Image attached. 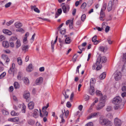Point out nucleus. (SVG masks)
Here are the masks:
<instances>
[{
  "mask_svg": "<svg viewBox=\"0 0 126 126\" xmlns=\"http://www.w3.org/2000/svg\"><path fill=\"white\" fill-rule=\"evenodd\" d=\"M23 80L26 84H28L29 83V80L27 77L24 78Z\"/></svg>",
  "mask_w": 126,
  "mask_h": 126,
  "instance_id": "72a5a7b5",
  "label": "nucleus"
},
{
  "mask_svg": "<svg viewBox=\"0 0 126 126\" xmlns=\"http://www.w3.org/2000/svg\"><path fill=\"white\" fill-rule=\"evenodd\" d=\"M100 98V101L104 102L105 103V99L107 98L106 96L104 95L103 96H102Z\"/></svg>",
  "mask_w": 126,
  "mask_h": 126,
  "instance_id": "f704fd0d",
  "label": "nucleus"
},
{
  "mask_svg": "<svg viewBox=\"0 0 126 126\" xmlns=\"http://www.w3.org/2000/svg\"><path fill=\"white\" fill-rule=\"evenodd\" d=\"M99 122L101 124L106 126H111L112 125V123L107 119H100Z\"/></svg>",
  "mask_w": 126,
  "mask_h": 126,
  "instance_id": "f03ea898",
  "label": "nucleus"
},
{
  "mask_svg": "<svg viewBox=\"0 0 126 126\" xmlns=\"http://www.w3.org/2000/svg\"><path fill=\"white\" fill-rule=\"evenodd\" d=\"M17 62L18 64L21 65L22 64V62L21 58L20 57H18L17 58Z\"/></svg>",
  "mask_w": 126,
  "mask_h": 126,
  "instance_id": "473e14b6",
  "label": "nucleus"
},
{
  "mask_svg": "<svg viewBox=\"0 0 126 126\" xmlns=\"http://www.w3.org/2000/svg\"><path fill=\"white\" fill-rule=\"evenodd\" d=\"M121 73L120 72H117L115 74V79L116 80H118L120 79L121 77Z\"/></svg>",
  "mask_w": 126,
  "mask_h": 126,
  "instance_id": "6e6552de",
  "label": "nucleus"
},
{
  "mask_svg": "<svg viewBox=\"0 0 126 126\" xmlns=\"http://www.w3.org/2000/svg\"><path fill=\"white\" fill-rule=\"evenodd\" d=\"M105 105V103L104 102L100 101V103L96 108V109L97 110H99L104 107Z\"/></svg>",
  "mask_w": 126,
  "mask_h": 126,
  "instance_id": "0eeeda50",
  "label": "nucleus"
},
{
  "mask_svg": "<svg viewBox=\"0 0 126 126\" xmlns=\"http://www.w3.org/2000/svg\"><path fill=\"white\" fill-rule=\"evenodd\" d=\"M86 5V4L85 2H84L81 5L80 8L81 9H83L85 8Z\"/></svg>",
  "mask_w": 126,
  "mask_h": 126,
  "instance_id": "49530a36",
  "label": "nucleus"
},
{
  "mask_svg": "<svg viewBox=\"0 0 126 126\" xmlns=\"http://www.w3.org/2000/svg\"><path fill=\"white\" fill-rule=\"evenodd\" d=\"M86 17V16L85 14H83L81 16V20L82 21H84Z\"/></svg>",
  "mask_w": 126,
  "mask_h": 126,
  "instance_id": "a18cd8bd",
  "label": "nucleus"
},
{
  "mask_svg": "<svg viewBox=\"0 0 126 126\" xmlns=\"http://www.w3.org/2000/svg\"><path fill=\"white\" fill-rule=\"evenodd\" d=\"M9 43L10 44V46L11 47H14V42H13V41L9 40Z\"/></svg>",
  "mask_w": 126,
  "mask_h": 126,
  "instance_id": "4d7b16f0",
  "label": "nucleus"
},
{
  "mask_svg": "<svg viewBox=\"0 0 126 126\" xmlns=\"http://www.w3.org/2000/svg\"><path fill=\"white\" fill-rule=\"evenodd\" d=\"M106 76L105 73H103L101 75H100L99 78L100 79H104Z\"/></svg>",
  "mask_w": 126,
  "mask_h": 126,
  "instance_id": "2f4dec72",
  "label": "nucleus"
},
{
  "mask_svg": "<svg viewBox=\"0 0 126 126\" xmlns=\"http://www.w3.org/2000/svg\"><path fill=\"white\" fill-rule=\"evenodd\" d=\"M122 59L123 62H126V53L123 54Z\"/></svg>",
  "mask_w": 126,
  "mask_h": 126,
  "instance_id": "de8ad7c7",
  "label": "nucleus"
},
{
  "mask_svg": "<svg viewBox=\"0 0 126 126\" xmlns=\"http://www.w3.org/2000/svg\"><path fill=\"white\" fill-rule=\"evenodd\" d=\"M122 99L119 96H116L112 100V103L113 104L117 105L120 104L121 102Z\"/></svg>",
  "mask_w": 126,
  "mask_h": 126,
  "instance_id": "39448f33",
  "label": "nucleus"
},
{
  "mask_svg": "<svg viewBox=\"0 0 126 126\" xmlns=\"http://www.w3.org/2000/svg\"><path fill=\"white\" fill-rule=\"evenodd\" d=\"M66 106L67 107L69 108L71 106V104L70 102L68 101L67 102L66 104Z\"/></svg>",
  "mask_w": 126,
  "mask_h": 126,
  "instance_id": "680f3d73",
  "label": "nucleus"
},
{
  "mask_svg": "<svg viewBox=\"0 0 126 126\" xmlns=\"http://www.w3.org/2000/svg\"><path fill=\"white\" fill-rule=\"evenodd\" d=\"M8 121L14 122H18L17 123L18 124H20L23 122L22 121H20L21 120L19 119H8Z\"/></svg>",
  "mask_w": 126,
  "mask_h": 126,
  "instance_id": "f8f14e48",
  "label": "nucleus"
},
{
  "mask_svg": "<svg viewBox=\"0 0 126 126\" xmlns=\"http://www.w3.org/2000/svg\"><path fill=\"white\" fill-rule=\"evenodd\" d=\"M110 27L109 26H107L105 28V31L106 33L108 32L110 30Z\"/></svg>",
  "mask_w": 126,
  "mask_h": 126,
  "instance_id": "0e129e2a",
  "label": "nucleus"
},
{
  "mask_svg": "<svg viewBox=\"0 0 126 126\" xmlns=\"http://www.w3.org/2000/svg\"><path fill=\"white\" fill-rule=\"evenodd\" d=\"M107 4L106 3H104L103 5L102 8L101 9L100 12L105 13L104 12L106 9L107 7Z\"/></svg>",
  "mask_w": 126,
  "mask_h": 126,
  "instance_id": "f3484780",
  "label": "nucleus"
},
{
  "mask_svg": "<svg viewBox=\"0 0 126 126\" xmlns=\"http://www.w3.org/2000/svg\"><path fill=\"white\" fill-rule=\"evenodd\" d=\"M74 96V93L73 92H72L70 96V99L71 100V101H73V97Z\"/></svg>",
  "mask_w": 126,
  "mask_h": 126,
  "instance_id": "864d4df0",
  "label": "nucleus"
},
{
  "mask_svg": "<svg viewBox=\"0 0 126 126\" xmlns=\"http://www.w3.org/2000/svg\"><path fill=\"white\" fill-rule=\"evenodd\" d=\"M108 49V48L107 47H104L102 46H101L99 47V50L104 52H105Z\"/></svg>",
  "mask_w": 126,
  "mask_h": 126,
  "instance_id": "4be33fe9",
  "label": "nucleus"
},
{
  "mask_svg": "<svg viewBox=\"0 0 126 126\" xmlns=\"http://www.w3.org/2000/svg\"><path fill=\"white\" fill-rule=\"evenodd\" d=\"M60 33L62 34H64L66 33V29H63V30H60Z\"/></svg>",
  "mask_w": 126,
  "mask_h": 126,
  "instance_id": "58836bf2",
  "label": "nucleus"
},
{
  "mask_svg": "<svg viewBox=\"0 0 126 126\" xmlns=\"http://www.w3.org/2000/svg\"><path fill=\"white\" fill-rule=\"evenodd\" d=\"M2 46L6 48L8 47L9 46V44L8 42L7 41H4L2 43Z\"/></svg>",
  "mask_w": 126,
  "mask_h": 126,
  "instance_id": "412c9836",
  "label": "nucleus"
},
{
  "mask_svg": "<svg viewBox=\"0 0 126 126\" xmlns=\"http://www.w3.org/2000/svg\"><path fill=\"white\" fill-rule=\"evenodd\" d=\"M23 42L24 44H26L27 43V37H25L23 39Z\"/></svg>",
  "mask_w": 126,
  "mask_h": 126,
  "instance_id": "e2e57ef3",
  "label": "nucleus"
},
{
  "mask_svg": "<svg viewBox=\"0 0 126 126\" xmlns=\"http://www.w3.org/2000/svg\"><path fill=\"white\" fill-rule=\"evenodd\" d=\"M30 96V94L29 93H25L24 95V97L26 99H27L29 98Z\"/></svg>",
  "mask_w": 126,
  "mask_h": 126,
  "instance_id": "c9c22d12",
  "label": "nucleus"
},
{
  "mask_svg": "<svg viewBox=\"0 0 126 126\" xmlns=\"http://www.w3.org/2000/svg\"><path fill=\"white\" fill-rule=\"evenodd\" d=\"M54 44H55L54 43H53L52 41L51 42V47L52 51L53 52L54 51Z\"/></svg>",
  "mask_w": 126,
  "mask_h": 126,
  "instance_id": "052dcab7",
  "label": "nucleus"
},
{
  "mask_svg": "<svg viewBox=\"0 0 126 126\" xmlns=\"http://www.w3.org/2000/svg\"><path fill=\"white\" fill-rule=\"evenodd\" d=\"M2 112L3 114L4 115H7L9 114L8 112L4 110H2Z\"/></svg>",
  "mask_w": 126,
  "mask_h": 126,
  "instance_id": "a19ab883",
  "label": "nucleus"
},
{
  "mask_svg": "<svg viewBox=\"0 0 126 126\" xmlns=\"http://www.w3.org/2000/svg\"><path fill=\"white\" fill-rule=\"evenodd\" d=\"M26 109V106L23 104L22 105V112L25 113V112Z\"/></svg>",
  "mask_w": 126,
  "mask_h": 126,
  "instance_id": "09e8293b",
  "label": "nucleus"
},
{
  "mask_svg": "<svg viewBox=\"0 0 126 126\" xmlns=\"http://www.w3.org/2000/svg\"><path fill=\"white\" fill-rule=\"evenodd\" d=\"M3 32L4 33L10 35H11L12 33L11 32L7 30H3Z\"/></svg>",
  "mask_w": 126,
  "mask_h": 126,
  "instance_id": "a878e982",
  "label": "nucleus"
},
{
  "mask_svg": "<svg viewBox=\"0 0 126 126\" xmlns=\"http://www.w3.org/2000/svg\"><path fill=\"white\" fill-rule=\"evenodd\" d=\"M100 115V113L99 112H94L90 114L89 118H92L97 117V116Z\"/></svg>",
  "mask_w": 126,
  "mask_h": 126,
  "instance_id": "9d476101",
  "label": "nucleus"
},
{
  "mask_svg": "<svg viewBox=\"0 0 126 126\" xmlns=\"http://www.w3.org/2000/svg\"><path fill=\"white\" fill-rule=\"evenodd\" d=\"M40 116L41 117L43 118H46L48 115V113L47 111L42 110L41 112V110L40 109Z\"/></svg>",
  "mask_w": 126,
  "mask_h": 126,
  "instance_id": "423d86ee",
  "label": "nucleus"
},
{
  "mask_svg": "<svg viewBox=\"0 0 126 126\" xmlns=\"http://www.w3.org/2000/svg\"><path fill=\"white\" fill-rule=\"evenodd\" d=\"M62 114H61L60 117L61 118H67L69 117V112L68 110L65 111V109H63L62 110Z\"/></svg>",
  "mask_w": 126,
  "mask_h": 126,
  "instance_id": "7ed1b4c3",
  "label": "nucleus"
},
{
  "mask_svg": "<svg viewBox=\"0 0 126 126\" xmlns=\"http://www.w3.org/2000/svg\"><path fill=\"white\" fill-rule=\"evenodd\" d=\"M11 114L13 116H17L19 115V113L16 112L14 110H12L11 112Z\"/></svg>",
  "mask_w": 126,
  "mask_h": 126,
  "instance_id": "c756f323",
  "label": "nucleus"
},
{
  "mask_svg": "<svg viewBox=\"0 0 126 126\" xmlns=\"http://www.w3.org/2000/svg\"><path fill=\"white\" fill-rule=\"evenodd\" d=\"M85 126H93V124L92 122H89L87 123Z\"/></svg>",
  "mask_w": 126,
  "mask_h": 126,
  "instance_id": "338daca9",
  "label": "nucleus"
},
{
  "mask_svg": "<svg viewBox=\"0 0 126 126\" xmlns=\"http://www.w3.org/2000/svg\"><path fill=\"white\" fill-rule=\"evenodd\" d=\"M12 4V3L11 2H9L8 3H6L5 5V7L6 8H7L9 7Z\"/></svg>",
  "mask_w": 126,
  "mask_h": 126,
  "instance_id": "5fc2aeb1",
  "label": "nucleus"
},
{
  "mask_svg": "<svg viewBox=\"0 0 126 126\" xmlns=\"http://www.w3.org/2000/svg\"><path fill=\"white\" fill-rule=\"evenodd\" d=\"M18 29H17L16 30V31L17 32H21L22 33H24V31L23 29L22 28H19Z\"/></svg>",
  "mask_w": 126,
  "mask_h": 126,
  "instance_id": "c03bdc74",
  "label": "nucleus"
},
{
  "mask_svg": "<svg viewBox=\"0 0 126 126\" xmlns=\"http://www.w3.org/2000/svg\"><path fill=\"white\" fill-rule=\"evenodd\" d=\"M2 56L4 60H6V62H9L10 59L8 58L7 55L5 54L2 55Z\"/></svg>",
  "mask_w": 126,
  "mask_h": 126,
  "instance_id": "393cba45",
  "label": "nucleus"
},
{
  "mask_svg": "<svg viewBox=\"0 0 126 126\" xmlns=\"http://www.w3.org/2000/svg\"><path fill=\"white\" fill-rule=\"evenodd\" d=\"M6 75V73L5 72H3L0 75V79L3 78Z\"/></svg>",
  "mask_w": 126,
  "mask_h": 126,
  "instance_id": "603ef678",
  "label": "nucleus"
},
{
  "mask_svg": "<svg viewBox=\"0 0 126 126\" xmlns=\"http://www.w3.org/2000/svg\"><path fill=\"white\" fill-rule=\"evenodd\" d=\"M33 66L31 64H29L28 66L26 68V70L27 71L29 72H30L32 70Z\"/></svg>",
  "mask_w": 126,
  "mask_h": 126,
  "instance_id": "6ab92c4d",
  "label": "nucleus"
},
{
  "mask_svg": "<svg viewBox=\"0 0 126 126\" xmlns=\"http://www.w3.org/2000/svg\"><path fill=\"white\" fill-rule=\"evenodd\" d=\"M22 73L21 72H19L18 73V75L17 77V79L19 80H21L23 79Z\"/></svg>",
  "mask_w": 126,
  "mask_h": 126,
  "instance_id": "aec40b11",
  "label": "nucleus"
},
{
  "mask_svg": "<svg viewBox=\"0 0 126 126\" xmlns=\"http://www.w3.org/2000/svg\"><path fill=\"white\" fill-rule=\"evenodd\" d=\"M114 123L116 126H120L121 124V120L119 119H115Z\"/></svg>",
  "mask_w": 126,
  "mask_h": 126,
  "instance_id": "1a4fd4ad",
  "label": "nucleus"
},
{
  "mask_svg": "<svg viewBox=\"0 0 126 126\" xmlns=\"http://www.w3.org/2000/svg\"><path fill=\"white\" fill-rule=\"evenodd\" d=\"M84 97L86 101L88 100L89 99V96L86 94L85 95Z\"/></svg>",
  "mask_w": 126,
  "mask_h": 126,
  "instance_id": "13d9d810",
  "label": "nucleus"
},
{
  "mask_svg": "<svg viewBox=\"0 0 126 126\" xmlns=\"http://www.w3.org/2000/svg\"><path fill=\"white\" fill-rule=\"evenodd\" d=\"M107 60L106 57L105 56L101 57V55H99L96 62V65L97 66V67L96 69V70H98L102 68V65L100 64L101 63H105Z\"/></svg>",
  "mask_w": 126,
  "mask_h": 126,
  "instance_id": "f257e3e1",
  "label": "nucleus"
},
{
  "mask_svg": "<svg viewBox=\"0 0 126 126\" xmlns=\"http://www.w3.org/2000/svg\"><path fill=\"white\" fill-rule=\"evenodd\" d=\"M14 20H12L9 22L6 23V25L7 26H9L12 24L14 22Z\"/></svg>",
  "mask_w": 126,
  "mask_h": 126,
  "instance_id": "37998d69",
  "label": "nucleus"
},
{
  "mask_svg": "<svg viewBox=\"0 0 126 126\" xmlns=\"http://www.w3.org/2000/svg\"><path fill=\"white\" fill-rule=\"evenodd\" d=\"M49 106V104L48 103L47 104L46 106H44L42 110L46 111V110L48 107Z\"/></svg>",
  "mask_w": 126,
  "mask_h": 126,
  "instance_id": "8fccbe9b",
  "label": "nucleus"
},
{
  "mask_svg": "<svg viewBox=\"0 0 126 126\" xmlns=\"http://www.w3.org/2000/svg\"><path fill=\"white\" fill-rule=\"evenodd\" d=\"M17 38L16 36L12 37L10 39V40L12 41L16 40L17 39Z\"/></svg>",
  "mask_w": 126,
  "mask_h": 126,
  "instance_id": "3c124183",
  "label": "nucleus"
},
{
  "mask_svg": "<svg viewBox=\"0 0 126 126\" xmlns=\"http://www.w3.org/2000/svg\"><path fill=\"white\" fill-rule=\"evenodd\" d=\"M71 39L69 37L65 39V42L66 44H69L71 42Z\"/></svg>",
  "mask_w": 126,
  "mask_h": 126,
  "instance_id": "ea45409f",
  "label": "nucleus"
},
{
  "mask_svg": "<svg viewBox=\"0 0 126 126\" xmlns=\"http://www.w3.org/2000/svg\"><path fill=\"white\" fill-rule=\"evenodd\" d=\"M15 25L16 28H19L22 27V24L20 22H17L15 23Z\"/></svg>",
  "mask_w": 126,
  "mask_h": 126,
  "instance_id": "b1692460",
  "label": "nucleus"
},
{
  "mask_svg": "<svg viewBox=\"0 0 126 126\" xmlns=\"http://www.w3.org/2000/svg\"><path fill=\"white\" fill-rule=\"evenodd\" d=\"M14 71V68H13L11 67L8 71L9 73L10 74L13 73Z\"/></svg>",
  "mask_w": 126,
  "mask_h": 126,
  "instance_id": "79ce46f5",
  "label": "nucleus"
},
{
  "mask_svg": "<svg viewBox=\"0 0 126 126\" xmlns=\"http://www.w3.org/2000/svg\"><path fill=\"white\" fill-rule=\"evenodd\" d=\"M15 88V89H18L20 87L19 84L17 82H15L14 84Z\"/></svg>",
  "mask_w": 126,
  "mask_h": 126,
  "instance_id": "7c9ffc66",
  "label": "nucleus"
},
{
  "mask_svg": "<svg viewBox=\"0 0 126 126\" xmlns=\"http://www.w3.org/2000/svg\"><path fill=\"white\" fill-rule=\"evenodd\" d=\"M64 3H63L61 4V6L62 7L63 12L64 13H66L69 11L70 9L69 6L68 5H65Z\"/></svg>",
  "mask_w": 126,
  "mask_h": 126,
  "instance_id": "20e7f679",
  "label": "nucleus"
},
{
  "mask_svg": "<svg viewBox=\"0 0 126 126\" xmlns=\"http://www.w3.org/2000/svg\"><path fill=\"white\" fill-rule=\"evenodd\" d=\"M16 47L17 48H18L20 46L21 44L20 40H17L16 43Z\"/></svg>",
  "mask_w": 126,
  "mask_h": 126,
  "instance_id": "c85d7f7f",
  "label": "nucleus"
},
{
  "mask_svg": "<svg viewBox=\"0 0 126 126\" xmlns=\"http://www.w3.org/2000/svg\"><path fill=\"white\" fill-rule=\"evenodd\" d=\"M43 79L42 77L37 78L36 80V84L37 85H39L41 84L43 81Z\"/></svg>",
  "mask_w": 126,
  "mask_h": 126,
  "instance_id": "9b49d317",
  "label": "nucleus"
},
{
  "mask_svg": "<svg viewBox=\"0 0 126 126\" xmlns=\"http://www.w3.org/2000/svg\"><path fill=\"white\" fill-rule=\"evenodd\" d=\"M106 117L108 118H111L113 117V115L110 113H108Z\"/></svg>",
  "mask_w": 126,
  "mask_h": 126,
  "instance_id": "6e6d98bb",
  "label": "nucleus"
},
{
  "mask_svg": "<svg viewBox=\"0 0 126 126\" xmlns=\"http://www.w3.org/2000/svg\"><path fill=\"white\" fill-rule=\"evenodd\" d=\"M106 17L105 14V13L100 12L99 17L100 20L101 21L104 20Z\"/></svg>",
  "mask_w": 126,
  "mask_h": 126,
  "instance_id": "ddd939ff",
  "label": "nucleus"
},
{
  "mask_svg": "<svg viewBox=\"0 0 126 126\" xmlns=\"http://www.w3.org/2000/svg\"><path fill=\"white\" fill-rule=\"evenodd\" d=\"M28 123L29 124L32 125L34 124L35 122L32 120L30 119L28 121Z\"/></svg>",
  "mask_w": 126,
  "mask_h": 126,
  "instance_id": "e433bc0d",
  "label": "nucleus"
},
{
  "mask_svg": "<svg viewBox=\"0 0 126 126\" xmlns=\"http://www.w3.org/2000/svg\"><path fill=\"white\" fill-rule=\"evenodd\" d=\"M123 92H126V86H124L121 88Z\"/></svg>",
  "mask_w": 126,
  "mask_h": 126,
  "instance_id": "774afa93",
  "label": "nucleus"
},
{
  "mask_svg": "<svg viewBox=\"0 0 126 126\" xmlns=\"http://www.w3.org/2000/svg\"><path fill=\"white\" fill-rule=\"evenodd\" d=\"M94 87H90V89L89 91L90 94L91 95H93L94 93Z\"/></svg>",
  "mask_w": 126,
  "mask_h": 126,
  "instance_id": "cd10ccee",
  "label": "nucleus"
},
{
  "mask_svg": "<svg viewBox=\"0 0 126 126\" xmlns=\"http://www.w3.org/2000/svg\"><path fill=\"white\" fill-rule=\"evenodd\" d=\"M112 2L110 1L108 6V11H110L112 9Z\"/></svg>",
  "mask_w": 126,
  "mask_h": 126,
  "instance_id": "5701e85b",
  "label": "nucleus"
},
{
  "mask_svg": "<svg viewBox=\"0 0 126 126\" xmlns=\"http://www.w3.org/2000/svg\"><path fill=\"white\" fill-rule=\"evenodd\" d=\"M29 48L28 45H26V46H23L22 47V50L26 52V51H28V49Z\"/></svg>",
  "mask_w": 126,
  "mask_h": 126,
  "instance_id": "dca6fc26",
  "label": "nucleus"
},
{
  "mask_svg": "<svg viewBox=\"0 0 126 126\" xmlns=\"http://www.w3.org/2000/svg\"><path fill=\"white\" fill-rule=\"evenodd\" d=\"M96 94L98 96H100V97L102 96V94L100 91L97 90L96 91Z\"/></svg>",
  "mask_w": 126,
  "mask_h": 126,
  "instance_id": "4c0bfd02",
  "label": "nucleus"
},
{
  "mask_svg": "<svg viewBox=\"0 0 126 126\" xmlns=\"http://www.w3.org/2000/svg\"><path fill=\"white\" fill-rule=\"evenodd\" d=\"M77 56L76 54H75L73 56V61H74V62H75L76 61L77 57Z\"/></svg>",
  "mask_w": 126,
  "mask_h": 126,
  "instance_id": "bf43d9fd",
  "label": "nucleus"
},
{
  "mask_svg": "<svg viewBox=\"0 0 126 126\" xmlns=\"http://www.w3.org/2000/svg\"><path fill=\"white\" fill-rule=\"evenodd\" d=\"M39 112L38 110L37 109H35L34 110V112L33 113V117L35 118L37 117L38 114Z\"/></svg>",
  "mask_w": 126,
  "mask_h": 126,
  "instance_id": "bb28decb",
  "label": "nucleus"
},
{
  "mask_svg": "<svg viewBox=\"0 0 126 126\" xmlns=\"http://www.w3.org/2000/svg\"><path fill=\"white\" fill-rule=\"evenodd\" d=\"M95 82V79L91 78L90 79V87H94Z\"/></svg>",
  "mask_w": 126,
  "mask_h": 126,
  "instance_id": "4468645a",
  "label": "nucleus"
},
{
  "mask_svg": "<svg viewBox=\"0 0 126 126\" xmlns=\"http://www.w3.org/2000/svg\"><path fill=\"white\" fill-rule=\"evenodd\" d=\"M96 38L97 36L95 35L93 37L92 39V42H94V44L95 45H97L99 42V41L96 40Z\"/></svg>",
  "mask_w": 126,
  "mask_h": 126,
  "instance_id": "2eb2a0df",
  "label": "nucleus"
},
{
  "mask_svg": "<svg viewBox=\"0 0 126 126\" xmlns=\"http://www.w3.org/2000/svg\"><path fill=\"white\" fill-rule=\"evenodd\" d=\"M73 20H71V22L70 23V24H69V27L70 28H73Z\"/></svg>",
  "mask_w": 126,
  "mask_h": 126,
  "instance_id": "69168bd1",
  "label": "nucleus"
},
{
  "mask_svg": "<svg viewBox=\"0 0 126 126\" xmlns=\"http://www.w3.org/2000/svg\"><path fill=\"white\" fill-rule=\"evenodd\" d=\"M34 106V104L33 102H31L28 104V107L30 110L33 109Z\"/></svg>",
  "mask_w": 126,
  "mask_h": 126,
  "instance_id": "a211bd4d",
  "label": "nucleus"
}]
</instances>
